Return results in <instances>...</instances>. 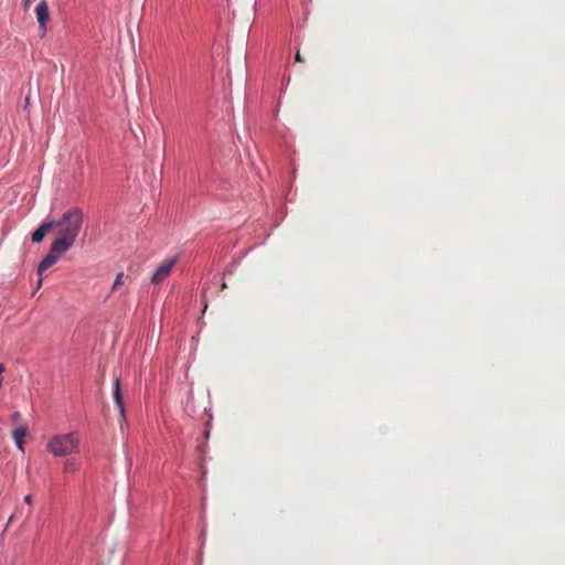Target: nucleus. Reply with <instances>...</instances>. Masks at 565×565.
I'll return each mask as SVG.
<instances>
[{
    "mask_svg": "<svg viewBox=\"0 0 565 565\" xmlns=\"http://www.w3.org/2000/svg\"><path fill=\"white\" fill-rule=\"evenodd\" d=\"M295 58H296V62H302V61H303V60H302V57H301V55H300V52H297V53H296Z\"/></svg>",
    "mask_w": 565,
    "mask_h": 565,
    "instance_id": "14",
    "label": "nucleus"
},
{
    "mask_svg": "<svg viewBox=\"0 0 565 565\" xmlns=\"http://www.w3.org/2000/svg\"><path fill=\"white\" fill-rule=\"evenodd\" d=\"M21 417V414L19 412H15L13 415H12V419L14 422H17L19 418Z\"/></svg>",
    "mask_w": 565,
    "mask_h": 565,
    "instance_id": "13",
    "label": "nucleus"
},
{
    "mask_svg": "<svg viewBox=\"0 0 565 565\" xmlns=\"http://www.w3.org/2000/svg\"><path fill=\"white\" fill-rule=\"evenodd\" d=\"M36 20L40 29V36L43 38L46 32V24L50 19L49 4L46 0H41L35 7Z\"/></svg>",
    "mask_w": 565,
    "mask_h": 565,
    "instance_id": "5",
    "label": "nucleus"
},
{
    "mask_svg": "<svg viewBox=\"0 0 565 565\" xmlns=\"http://www.w3.org/2000/svg\"><path fill=\"white\" fill-rule=\"evenodd\" d=\"M78 438L74 433L56 435L47 443V450L56 457H65L78 451Z\"/></svg>",
    "mask_w": 565,
    "mask_h": 565,
    "instance_id": "2",
    "label": "nucleus"
},
{
    "mask_svg": "<svg viewBox=\"0 0 565 565\" xmlns=\"http://www.w3.org/2000/svg\"><path fill=\"white\" fill-rule=\"evenodd\" d=\"M26 435H28L26 426L17 427L12 433L14 443L21 451H23V444H24V438L26 437Z\"/></svg>",
    "mask_w": 565,
    "mask_h": 565,
    "instance_id": "8",
    "label": "nucleus"
},
{
    "mask_svg": "<svg viewBox=\"0 0 565 565\" xmlns=\"http://www.w3.org/2000/svg\"><path fill=\"white\" fill-rule=\"evenodd\" d=\"M41 284H42V279L40 278V279H39V282H38V287H40V286H41Z\"/></svg>",
    "mask_w": 565,
    "mask_h": 565,
    "instance_id": "15",
    "label": "nucleus"
},
{
    "mask_svg": "<svg viewBox=\"0 0 565 565\" xmlns=\"http://www.w3.org/2000/svg\"><path fill=\"white\" fill-rule=\"evenodd\" d=\"M68 249H56L55 248V242L53 241L51 248L49 253L45 255V257L42 259V262L39 265L38 274L42 276V274L47 270L50 267L55 265L57 260L60 259L61 255L65 254Z\"/></svg>",
    "mask_w": 565,
    "mask_h": 565,
    "instance_id": "3",
    "label": "nucleus"
},
{
    "mask_svg": "<svg viewBox=\"0 0 565 565\" xmlns=\"http://www.w3.org/2000/svg\"><path fill=\"white\" fill-rule=\"evenodd\" d=\"M24 502H25L26 504H32V502H33V498H32V495H31V494L25 495V497H24Z\"/></svg>",
    "mask_w": 565,
    "mask_h": 565,
    "instance_id": "11",
    "label": "nucleus"
},
{
    "mask_svg": "<svg viewBox=\"0 0 565 565\" xmlns=\"http://www.w3.org/2000/svg\"><path fill=\"white\" fill-rule=\"evenodd\" d=\"M31 0H23V9L28 10L30 8Z\"/></svg>",
    "mask_w": 565,
    "mask_h": 565,
    "instance_id": "12",
    "label": "nucleus"
},
{
    "mask_svg": "<svg viewBox=\"0 0 565 565\" xmlns=\"http://www.w3.org/2000/svg\"><path fill=\"white\" fill-rule=\"evenodd\" d=\"M177 264V257L163 260L151 277L153 285L161 284L171 274L174 265Z\"/></svg>",
    "mask_w": 565,
    "mask_h": 565,
    "instance_id": "4",
    "label": "nucleus"
},
{
    "mask_svg": "<svg viewBox=\"0 0 565 565\" xmlns=\"http://www.w3.org/2000/svg\"><path fill=\"white\" fill-rule=\"evenodd\" d=\"M84 214L78 207L63 213L57 221H51L56 230L55 248L71 249L83 226Z\"/></svg>",
    "mask_w": 565,
    "mask_h": 565,
    "instance_id": "1",
    "label": "nucleus"
},
{
    "mask_svg": "<svg viewBox=\"0 0 565 565\" xmlns=\"http://www.w3.org/2000/svg\"><path fill=\"white\" fill-rule=\"evenodd\" d=\"M78 470V465L73 459H67L63 465V471L66 473H72Z\"/></svg>",
    "mask_w": 565,
    "mask_h": 565,
    "instance_id": "10",
    "label": "nucleus"
},
{
    "mask_svg": "<svg viewBox=\"0 0 565 565\" xmlns=\"http://www.w3.org/2000/svg\"><path fill=\"white\" fill-rule=\"evenodd\" d=\"M114 399L116 403V406L118 408L119 415L121 418H125V407H124V399L120 391V381L119 379H116L115 386H114Z\"/></svg>",
    "mask_w": 565,
    "mask_h": 565,
    "instance_id": "7",
    "label": "nucleus"
},
{
    "mask_svg": "<svg viewBox=\"0 0 565 565\" xmlns=\"http://www.w3.org/2000/svg\"><path fill=\"white\" fill-rule=\"evenodd\" d=\"M54 224L49 222H43L31 235V239L33 243H40L43 241L45 235L53 228Z\"/></svg>",
    "mask_w": 565,
    "mask_h": 565,
    "instance_id": "6",
    "label": "nucleus"
},
{
    "mask_svg": "<svg viewBox=\"0 0 565 565\" xmlns=\"http://www.w3.org/2000/svg\"><path fill=\"white\" fill-rule=\"evenodd\" d=\"M126 280H130V277L125 276V274L120 271L113 284L111 291L118 290L125 284Z\"/></svg>",
    "mask_w": 565,
    "mask_h": 565,
    "instance_id": "9",
    "label": "nucleus"
}]
</instances>
